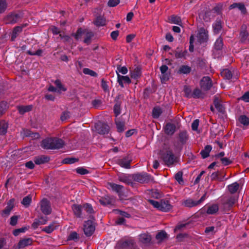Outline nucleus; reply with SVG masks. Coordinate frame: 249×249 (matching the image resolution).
I'll use <instances>...</instances> for the list:
<instances>
[{"label": "nucleus", "mask_w": 249, "mask_h": 249, "mask_svg": "<svg viewBox=\"0 0 249 249\" xmlns=\"http://www.w3.org/2000/svg\"><path fill=\"white\" fill-rule=\"evenodd\" d=\"M64 145V141L57 138H49L42 140L41 146L46 149H59Z\"/></svg>", "instance_id": "nucleus-1"}, {"label": "nucleus", "mask_w": 249, "mask_h": 249, "mask_svg": "<svg viewBox=\"0 0 249 249\" xmlns=\"http://www.w3.org/2000/svg\"><path fill=\"white\" fill-rule=\"evenodd\" d=\"M149 202L155 208L163 212H168L172 208V206L167 199H161L159 201L149 200Z\"/></svg>", "instance_id": "nucleus-2"}, {"label": "nucleus", "mask_w": 249, "mask_h": 249, "mask_svg": "<svg viewBox=\"0 0 249 249\" xmlns=\"http://www.w3.org/2000/svg\"><path fill=\"white\" fill-rule=\"evenodd\" d=\"M238 197L236 196H227L221 198V204L226 210H230L237 201Z\"/></svg>", "instance_id": "nucleus-3"}, {"label": "nucleus", "mask_w": 249, "mask_h": 249, "mask_svg": "<svg viewBox=\"0 0 249 249\" xmlns=\"http://www.w3.org/2000/svg\"><path fill=\"white\" fill-rule=\"evenodd\" d=\"M83 230L85 235L87 236L91 235L95 231V225L92 220L85 221L84 224Z\"/></svg>", "instance_id": "nucleus-4"}, {"label": "nucleus", "mask_w": 249, "mask_h": 249, "mask_svg": "<svg viewBox=\"0 0 249 249\" xmlns=\"http://www.w3.org/2000/svg\"><path fill=\"white\" fill-rule=\"evenodd\" d=\"M39 205L42 213L45 215H49L52 213V208L50 201L46 198H43L40 202Z\"/></svg>", "instance_id": "nucleus-5"}, {"label": "nucleus", "mask_w": 249, "mask_h": 249, "mask_svg": "<svg viewBox=\"0 0 249 249\" xmlns=\"http://www.w3.org/2000/svg\"><path fill=\"white\" fill-rule=\"evenodd\" d=\"M162 159L166 164L168 166L172 165L176 160V158L171 150H168L163 154Z\"/></svg>", "instance_id": "nucleus-6"}, {"label": "nucleus", "mask_w": 249, "mask_h": 249, "mask_svg": "<svg viewBox=\"0 0 249 249\" xmlns=\"http://www.w3.org/2000/svg\"><path fill=\"white\" fill-rule=\"evenodd\" d=\"M133 178L141 183H147L150 180V176L145 173H137L133 175Z\"/></svg>", "instance_id": "nucleus-7"}, {"label": "nucleus", "mask_w": 249, "mask_h": 249, "mask_svg": "<svg viewBox=\"0 0 249 249\" xmlns=\"http://www.w3.org/2000/svg\"><path fill=\"white\" fill-rule=\"evenodd\" d=\"M200 86L203 90H209L212 86V81L209 76L203 77L200 81Z\"/></svg>", "instance_id": "nucleus-8"}, {"label": "nucleus", "mask_w": 249, "mask_h": 249, "mask_svg": "<svg viewBox=\"0 0 249 249\" xmlns=\"http://www.w3.org/2000/svg\"><path fill=\"white\" fill-rule=\"evenodd\" d=\"M196 37L199 43H202L206 42L208 39V31L204 28H200L198 30Z\"/></svg>", "instance_id": "nucleus-9"}, {"label": "nucleus", "mask_w": 249, "mask_h": 249, "mask_svg": "<svg viewBox=\"0 0 249 249\" xmlns=\"http://www.w3.org/2000/svg\"><path fill=\"white\" fill-rule=\"evenodd\" d=\"M14 200L13 199H10L8 202L5 208L0 212V214L2 217H7L10 215L12 210L14 207Z\"/></svg>", "instance_id": "nucleus-10"}, {"label": "nucleus", "mask_w": 249, "mask_h": 249, "mask_svg": "<svg viewBox=\"0 0 249 249\" xmlns=\"http://www.w3.org/2000/svg\"><path fill=\"white\" fill-rule=\"evenodd\" d=\"M95 128L97 132L102 135L107 134L109 132V126L106 124L99 122L95 124Z\"/></svg>", "instance_id": "nucleus-11"}, {"label": "nucleus", "mask_w": 249, "mask_h": 249, "mask_svg": "<svg viewBox=\"0 0 249 249\" xmlns=\"http://www.w3.org/2000/svg\"><path fill=\"white\" fill-rule=\"evenodd\" d=\"M107 188L115 192L121 197L123 194L124 187L122 185L117 184L112 182L107 183Z\"/></svg>", "instance_id": "nucleus-12"}, {"label": "nucleus", "mask_w": 249, "mask_h": 249, "mask_svg": "<svg viewBox=\"0 0 249 249\" xmlns=\"http://www.w3.org/2000/svg\"><path fill=\"white\" fill-rule=\"evenodd\" d=\"M151 239V236L147 232L142 233L139 235V242L146 246L150 244Z\"/></svg>", "instance_id": "nucleus-13"}, {"label": "nucleus", "mask_w": 249, "mask_h": 249, "mask_svg": "<svg viewBox=\"0 0 249 249\" xmlns=\"http://www.w3.org/2000/svg\"><path fill=\"white\" fill-rule=\"evenodd\" d=\"M132 160L128 156L119 159L117 160V163L122 167L129 169L130 168V163Z\"/></svg>", "instance_id": "nucleus-14"}, {"label": "nucleus", "mask_w": 249, "mask_h": 249, "mask_svg": "<svg viewBox=\"0 0 249 249\" xmlns=\"http://www.w3.org/2000/svg\"><path fill=\"white\" fill-rule=\"evenodd\" d=\"M33 243V239L31 238H24L19 240L16 249H22L30 246Z\"/></svg>", "instance_id": "nucleus-15"}, {"label": "nucleus", "mask_w": 249, "mask_h": 249, "mask_svg": "<svg viewBox=\"0 0 249 249\" xmlns=\"http://www.w3.org/2000/svg\"><path fill=\"white\" fill-rule=\"evenodd\" d=\"M20 18L18 14H10L6 17L5 20L6 24H15L18 21Z\"/></svg>", "instance_id": "nucleus-16"}, {"label": "nucleus", "mask_w": 249, "mask_h": 249, "mask_svg": "<svg viewBox=\"0 0 249 249\" xmlns=\"http://www.w3.org/2000/svg\"><path fill=\"white\" fill-rule=\"evenodd\" d=\"M48 221L47 217L41 216L38 219H36L32 225V227L34 229H36L39 225H44Z\"/></svg>", "instance_id": "nucleus-17"}, {"label": "nucleus", "mask_w": 249, "mask_h": 249, "mask_svg": "<svg viewBox=\"0 0 249 249\" xmlns=\"http://www.w3.org/2000/svg\"><path fill=\"white\" fill-rule=\"evenodd\" d=\"M117 82L122 88H124L123 83L130 84L131 80L128 76L121 75L117 72Z\"/></svg>", "instance_id": "nucleus-18"}, {"label": "nucleus", "mask_w": 249, "mask_h": 249, "mask_svg": "<svg viewBox=\"0 0 249 249\" xmlns=\"http://www.w3.org/2000/svg\"><path fill=\"white\" fill-rule=\"evenodd\" d=\"M238 8L241 11L242 14L246 15L247 13V9L245 7V4L243 3H233L230 6L231 9Z\"/></svg>", "instance_id": "nucleus-19"}, {"label": "nucleus", "mask_w": 249, "mask_h": 249, "mask_svg": "<svg viewBox=\"0 0 249 249\" xmlns=\"http://www.w3.org/2000/svg\"><path fill=\"white\" fill-rule=\"evenodd\" d=\"M50 160V158L48 156L41 155L35 158L34 162L36 164L39 165L48 162Z\"/></svg>", "instance_id": "nucleus-20"}, {"label": "nucleus", "mask_w": 249, "mask_h": 249, "mask_svg": "<svg viewBox=\"0 0 249 249\" xmlns=\"http://www.w3.org/2000/svg\"><path fill=\"white\" fill-rule=\"evenodd\" d=\"M59 225L58 223L55 221L53 222L49 226L44 227L42 229V231L47 233H50L52 232L54 230H55Z\"/></svg>", "instance_id": "nucleus-21"}, {"label": "nucleus", "mask_w": 249, "mask_h": 249, "mask_svg": "<svg viewBox=\"0 0 249 249\" xmlns=\"http://www.w3.org/2000/svg\"><path fill=\"white\" fill-rule=\"evenodd\" d=\"M176 126L172 123H167L165 127V132L168 135H172L176 131Z\"/></svg>", "instance_id": "nucleus-22"}, {"label": "nucleus", "mask_w": 249, "mask_h": 249, "mask_svg": "<svg viewBox=\"0 0 249 249\" xmlns=\"http://www.w3.org/2000/svg\"><path fill=\"white\" fill-rule=\"evenodd\" d=\"M33 108L32 105L20 106L17 107V109L20 114H24L26 112H28L32 110Z\"/></svg>", "instance_id": "nucleus-23"}, {"label": "nucleus", "mask_w": 249, "mask_h": 249, "mask_svg": "<svg viewBox=\"0 0 249 249\" xmlns=\"http://www.w3.org/2000/svg\"><path fill=\"white\" fill-rule=\"evenodd\" d=\"M219 210V206L217 204H213L208 207L207 213L209 214H215Z\"/></svg>", "instance_id": "nucleus-24"}, {"label": "nucleus", "mask_w": 249, "mask_h": 249, "mask_svg": "<svg viewBox=\"0 0 249 249\" xmlns=\"http://www.w3.org/2000/svg\"><path fill=\"white\" fill-rule=\"evenodd\" d=\"M168 238L167 234L165 231H161L159 232L156 235V239L158 240V243H160L164 240Z\"/></svg>", "instance_id": "nucleus-25"}, {"label": "nucleus", "mask_w": 249, "mask_h": 249, "mask_svg": "<svg viewBox=\"0 0 249 249\" xmlns=\"http://www.w3.org/2000/svg\"><path fill=\"white\" fill-rule=\"evenodd\" d=\"M83 207L77 204H74L72 206V209L74 214L78 217H82L81 211Z\"/></svg>", "instance_id": "nucleus-26"}, {"label": "nucleus", "mask_w": 249, "mask_h": 249, "mask_svg": "<svg viewBox=\"0 0 249 249\" xmlns=\"http://www.w3.org/2000/svg\"><path fill=\"white\" fill-rule=\"evenodd\" d=\"M183 204L187 207L191 208L198 205L197 201L194 200L191 198H189L183 201Z\"/></svg>", "instance_id": "nucleus-27"}, {"label": "nucleus", "mask_w": 249, "mask_h": 249, "mask_svg": "<svg viewBox=\"0 0 249 249\" xmlns=\"http://www.w3.org/2000/svg\"><path fill=\"white\" fill-rule=\"evenodd\" d=\"M8 127V123L4 120L0 121V135H3L7 133Z\"/></svg>", "instance_id": "nucleus-28"}, {"label": "nucleus", "mask_w": 249, "mask_h": 249, "mask_svg": "<svg viewBox=\"0 0 249 249\" xmlns=\"http://www.w3.org/2000/svg\"><path fill=\"white\" fill-rule=\"evenodd\" d=\"M94 24L97 27L104 26L106 24V19L103 17H97L94 21Z\"/></svg>", "instance_id": "nucleus-29"}, {"label": "nucleus", "mask_w": 249, "mask_h": 249, "mask_svg": "<svg viewBox=\"0 0 249 249\" xmlns=\"http://www.w3.org/2000/svg\"><path fill=\"white\" fill-rule=\"evenodd\" d=\"M99 202L103 205H107L111 204L113 202V199L108 196H106L104 197H102L99 199Z\"/></svg>", "instance_id": "nucleus-30"}, {"label": "nucleus", "mask_w": 249, "mask_h": 249, "mask_svg": "<svg viewBox=\"0 0 249 249\" xmlns=\"http://www.w3.org/2000/svg\"><path fill=\"white\" fill-rule=\"evenodd\" d=\"M212 149V147L210 145H206L204 149L202 150L200 154L203 159L207 158L209 156V153Z\"/></svg>", "instance_id": "nucleus-31"}, {"label": "nucleus", "mask_w": 249, "mask_h": 249, "mask_svg": "<svg viewBox=\"0 0 249 249\" xmlns=\"http://www.w3.org/2000/svg\"><path fill=\"white\" fill-rule=\"evenodd\" d=\"M169 20L170 22L172 23L178 24L180 26L181 25V20L180 18L178 16L172 15L169 17Z\"/></svg>", "instance_id": "nucleus-32"}, {"label": "nucleus", "mask_w": 249, "mask_h": 249, "mask_svg": "<svg viewBox=\"0 0 249 249\" xmlns=\"http://www.w3.org/2000/svg\"><path fill=\"white\" fill-rule=\"evenodd\" d=\"M180 142L183 144L186 143L188 139V136L186 131L180 132L178 134Z\"/></svg>", "instance_id": "nucleus-33"}, {"label": "nucleus", "mask_w": 249, "mask_h": 249, "mask_svg": "<svg viewBox=\"0 0 249 249\" xmlns=\"http://www.w3.org/2000/svg\"><path fill=\"white\" fill-rule=\"evenodd\" d=\"M191 69L190 67L186 65L181 66L178 71V73L179 74H188L191 72Z\"/></svg>", "instance_id": "nucleus-34"}, {"label": "nucleus", "mask_w": 249, "mask_h": 249, "mask_svg": "<svg viewBox=\"0 0 249 249\" xmlns=\"http://www.w3.org/2000/svg\"><path fill=\"white\" fill-rule=\"evenodd\" d=\"M22 32L21 29V27L18 26L15 27L13 30L12 35H11V40L14 41L17 36L18 35L19 33Z\"/></svg>", "instance_id": "nucleus-35"}, {"label": "nucleus", "mask_w": 249, "mask_h": 249, "mask_svg": "<svg viewBox=\"0 0 249 249\" xmlns=\"http://www.w3.org/2000/svg\"><path fill=\"white\" fill-rule=\"evenodd\" d=\"M192 97L194 98H201L204 97V94L202 93V91L198 89H195L193 93Z\"/></svg>", "instance_id": "nucleus-36"}, {"label": "nucleus", "mask_w": 249, "mask_h": 249, "mask_svg": "<svg viewBox=\"0 0 249 249\" xmlns=\"http://www.w3.org/2000/svg\"><path fill=\"white\" fill-rule=\"evenodd\" d=\"M162 113V110L160 107H155L152 110V116L154 118H158Z\"/></svg>", "instance_id": "nucleus-37"}, {"label": "nucleus", "mask_w": 249, "mask_h": 249, "mask_svg": "<svg viewBox=\"0 0 249 249\" xmlns=\"http://www.w3.org/2000/svg\"><path fill=\"white\" fill-rule=\"evenodd\" d=\"M223 39L221 37H218L214 45V49L215 50H220L223 48Z\"/></svg>", "instance_id": "nucleus-38"}, {"label": "nucleus", "mask_w": 249, "mask_h": 249, "mask_svg": "<svg viewBox=\"0 0 249 249\" xmlns=\"http://www.w3.org/2000/svg\"><path fill=\"white\" fill-rule=\"evenodd\" d=\"M187 53V51H181L179 50V48H177V50L175 52V57L177 58H182L185 57Z\"/></svg>", "instance_id": "nucleus-39"}, {"label": "nucleus", "mask_w": 249, "mask_h": 249, "mask_svg": "<svg viewBox=\"0 0 249 249\" xmlns=\"http://www.w3.org/2000/svg\"><path fill=\"white\" fill-rule=\"evenodd\" d=\"M221 75L226 79H230L232 76L231 72L228 69L223 70L221 72Z\"/></svg>", "instance_id": "nucleus-40"}, {"label": "nucleus", "mask_w": 249, "mask_h": 249, "mask_svg": "<svg viewBox=\"0 0 249 249\" xmlns=\"http://www.w3.org/2000/svg\"><path fill=\"white\" fill-rule=\"evenodd\" d=\"M213 31L215 33H218L221 30L222 25L220 20H216L213 25Z\"/></svg>", "instance_id": "nucleus-41"}, {"label": "nucleus", "mask_w": 249, "mask_h": 249, "mask_svg": "<svg viewBox=\"0 0 249 249\" xmlns=\"http://www.w3.org/2000/svg\"><path fill=\"white\" fill-rule=\"evenodd\" d=\"M183 173L182 171H178L175 175V178L179 184L183 185L184 181L182 178Z\"/></svg>", "instance_id": "nucleus-42"}, {"label": "nucleus", "mask_w": 249, "mask_h": 249, "mask_svg": "<svg viewBox=\"0 0 249 249\" xmlns=\"http://www.w3.org/2000/svg\"><path fill=\"white\" fill-rule=\"evenodd\" d=\"M239 188V184L237 182H234L228 186L229 191L231 194L235 193Z\"/></svg>", "instance_id": "nucleus-43"}, {"label": "nucleus", "mask_w": 249, "mask_h": 249, "mask_svg": "<svg viewBox=\"0 0 249 249\" xmlns=\"http://www.w3.org/2000/svg\"><path fill=\"white\" fill-rule=\"evenodd\" d=\"M7 103L5 101L0 102V115H2L8 108Z\"/></svg>", "instance_id": "nucleus-44"}, {"label": "nucleus", "mask_w": 249, "mask_h": 249, "mask_svg": "<svg viewBox=\"0 0 249 249\" xmlns=\"http://www.w3.org/2000/svg\"><path fill=\"white\" fill-rule=\"evenodd\" d=\"M54 84L58 88V92H60L61 91H65L67 89L61 83V81L59 79H57L54 81Z\"/></svg>", "instance_id": "nucleus-45"}, {"label": "nucleus", "mask_w": 249, "mask_h": 249, "mask_svg": "<svg viewBox=\"0 0 249 249\" xmlns=\"http://www.w3.org/2000/svg\"><path fill=\"white\" fill-rule=\"evenodd\" d=\"M32 201V197L28 195L23 198L21 203L25 207H28Z\"/></svg>", "instance_id": "nucleus-46"}, {"label": "nucleus", "mask_w": 249, "mask_h": 249, "mask_svg": "<svg viewBox=\"0 0 249 249\" xmlns=\"http://www.w3.org/2000/svg\"><path fill=\"white\" fill-rule=\"evenodd\" d=\"M239 121L244 125H249V118L245 115H241L239 117Z\"/></svg>", "instance_id": "nucleus-47"}, {"label": "nucleus", "mask_w": 249, "mask_h": 249, "mask_svg": "<svg viewBox=\"0 0 249 249\" xmlns=\"http://www.w3.org/2000/svg\"><path fill=\"white\" fill-rule=\"evenodd\" d=\"M83 72L84 74L89 75L93 77H97L98 74L94 71L89 69V68H84L83 70Z\"/></svg>", "instance_id": "nucleus-48"}, {"label": "nucleus", "mask_w": 249, "mask_h": 249, "mask_svg": "<svg viewBox=\"0 0 249 249\" xmlns=\"http://www.w3.org/2000/svg\"><path fill=\"white\" fill-rule=\"evenodd\" d=\"M141 70L139 68H137L135 69L132 71L131 72V77L134 79H137L141 76Z\"/></svg>", "instance_id": "nucleus-49"}, {"label": "nucleus", "mask_w": 249, "mask_h": 249, "mask_svg": "<svg viewBox=\"0 0 249 249\" xmlns=\"http://www.w3.org/2000/svg\"><path fill=\"white\" fill-rule=\"evenodd\" d=\"M183 91L185 93V96L187 98H191L192 96V90L189 86H184Z\"/></svg>", "instance_id": "nucleus-50"}, {"label": "nucleus", "mask_w": 249, "mask_h": 249, "mask_svg": "<svg viewBox=\"0 0 249 249\" xmlns=\"http://www.w3.org/2000/svg\"><path fill=\"white\" fill-rule=\"evenodd\" d=\"M214 105L216 109L220 112H222L224 110L223 106L221 104L218 98H215L214 100Z\"/></svg>", "instance_id": "nucleus-51"}, {"label": "nucleus", "mask_w": 249, "mask_h": 249, "mask_svg": "<svg viewBox=\"0 0 249 249\" xmlns=\"http://www.w3.org/2000/svg\"><path fill=\"white\" fill-rule=\"evenodd\" d=\"M93 36V34L91 32H88L86 34V36L84 39V42L87 44L90 43L91 37Z\"/></svg>", "instance_id": "nucleus-52"}, {"label": "nucleus", "mask_w": 249, "mask_h": 249, "mask_svg": "<svg viewBox=\"0 0 249 249\" xmlns=\"http://www.w3.org/2000/svg\"><path fill=\"white\" fill-rule=\"evenodd\" d=\"M79 238V236L77 233L75 231H73L69 235L68 240L76 241L78 240Z\"/></svg>", "instance_id": "nucleus-53"}, {"label": "nucleus", "mask_w": 249, "mask_h": 249, "mask_svg": "<svg viewBox=\"0 0 249 249\" xmlns=\"http://www.w3.org/2000/svg\"><path fill=\"white\" fill-rule=\"evenodd\" d=\"M7 6L5 0H0V14L3 13L6 10Z\"/></svg>", "instance_id": "nucleus-54"}, {"label": "nucleus", "mask_w": 249, "mask_h": 249, "mask_svg": "<svg viewBox=\"0 0 249 249\" xmlns=\"http://www.w3.org/2000/svg\"><path fill=\"white\" fill-rule=\"evenodd\" d=\"M116 124L118 132H122L124 130V124L123 122H116Z\"/></svg>", "instance_id": "nucleus-55"}, {"label": "nucleus", "mask_w": 249, "mask_h": 249, "mask_svg": "<svg viewBox=\"0 0 249 249\" xmlns=\"http://www.w3.org/2000/svg\"><path fill=\"white\" fill-rule=\"evenodd\" d=\"M118 179L120 181L126 184L131 183V180L126 176H119Z\"/></svg>", "instance_id": "nucleus-56"}, {"label": "nucleus", "mask_w": 249, "mask_h": 249, "mask_svg": "<svg viewBox=\"0 0 249 249\" xmlns=\"http://www.w3.org/2000/svg\"><path fill=\"white\" fill-rule=\"evenodd\" d=\"M83 209L89 214H91L93 213V210L91 205L89 204H85L83 207Z\"/></svg>", "instance_id": "nucleus-57"}, {"label": "nucleus", "mask_w": 249, "mask_h": 249, "mask_svg": "<svg viewBox=\"0 0 249 249\" xmlns=\"http://www.w3.org/2000/svg\"><path fill=\"white\" fill-rule=\"evenodd\" d=\"M78 161V159L72 158H66L63 160V162L65 164H72Z\"/></svg>", "instance_id": "nucleus-58"}, {"label": "nucleus", "mask_w": 249, "mask_h": 249, "mask_svg": "<svg viewBox=\"0 0 249 249\" xmlns=\"http://www.w3.org/2000/svg\"><path fill=\"white\" fill-rule=\"evenodd\" d=\"M117 71H116L117 73L119 72L123 74H125L127 73V72L128 71L127 69L125 66L121 67L120 66H118L117 67Z\"/></svg>", "instance_id": "nucleus-59"}, {"label": "nucleus", "mask_w": 249, "mask_h": 249, "mask_svg": "<svg viewBox=\"0 0 249 249\" xmlns=\"http://www.w3.org/2000/svg\"><path fill=\"white\" fill-rule=\"evenodd\" d=\"M18 217V216L17 215L12 216L10 218V224L11 226H15L17 224Z\"/></svg>", "instance_id": "nucleus-60"}, {"label": "nucleus", "mask_w": 249, "mask_h": 249, "mask_svg": "<svg viewBox=\"0 0 249 249\" xmlns=\"http://www.w3.org/2000/svg\"><path fill=\"white\" fill-rule=\"evenodd\" d=\"M43 51L41 49H39L35 52H33L31 51H28L27 53L31 55H37V56H41L42 54Z\"/></svg>", "instance_id": "nucleus-61"}, {"label": "nucleus", "mask_w": 249, "mask_h": 249, "mask_svg": "<svg viewBox=\"0 0 249 249\" xmlns=\"http://www.w3.org/2000/svg\"><path fill=\"white\" fill-rule=\"evenodd\" d=\"M76 171L77 173L79 174L80 175H86L89 173V171L88 170L83 168V167H79L76 169Z\"/></svg>", "instance_id": "nucleus-62"}, {"label": "nucleus", "mask_w": 249, "mask_h": 249, "mask_svg": "<svg viewBox=\"0 0 249 249\" xmlns=\"http://www.w3.org/2000/svg\"><path fill=\"white\" fill-rule=\"evenodd\" d=\"M101 87L105 92L109 91L108 86L104 79H102L101 81Z\"/></svg>", "instance_id": "nucleus-63"}, {"label": "nucleus", "mask_w": 249, "mask_h": 249, "mask_svg": "<svg viewBox=\"0 0 249 249\" xmlns=\"http://www.w3.org/2000/svg\"><path fill=\"white\" fill-rule=\"evenodd\" d=\"M240 99L245 102H249V91L245 92Z\"/></svg>", "instance_id": "nucleus-64"}]
</instances>
